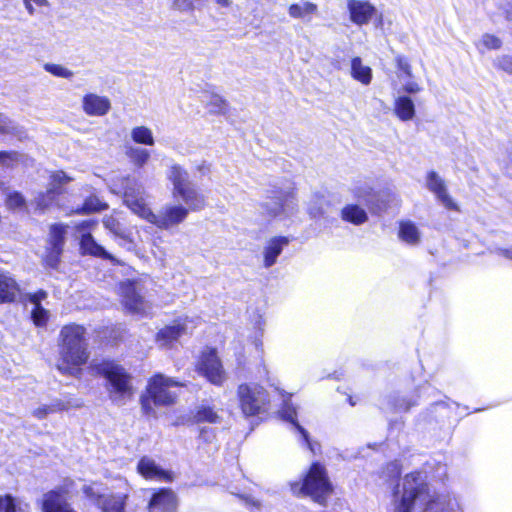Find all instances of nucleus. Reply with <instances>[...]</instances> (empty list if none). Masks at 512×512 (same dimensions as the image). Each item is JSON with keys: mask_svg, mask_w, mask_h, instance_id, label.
<instances>
[{"mask_svg": "<svg viewBox=\"0 0 512 512\" xmlns=\"http://www.w3.org/2000/svg\"><path fill=\"white\" fill-rule=\"evenodd\" d=\"M416 503L424 506L422 512H462L450 493L431 492L426 476L420 472L407 474L393 490L394 512H414Z\"/></svg>", "mask_w": 512, "mask_h": 512, "instance_id": "nucleus-1", "label": "nucleus"}, {"mask_svg": "<svg viewBox=\"0 0 512 512\" xmlns=\"http://www.w3.org/2000/svg\"><path fill=\"white\" fill-rule=\"evenodd\" d=\"M85 329L80 325L70 324L61 329L60 350L57 369L64 375L77 376L80 367L88 360Z\"/></svg>", "mask_w": 512, "mask_h": 512, "instance_id": "nucleus-2", "label": "nucleus"}, {"mask_svg": "<svg viewBox=\"0 0 512 512\" xmlns=\"http://www.w3.org/2000/svg\"><path fill=\"white\" fill-rule=\"evenodd\" d=\"M94 368L99 375L107 380V390L112 402L124 405L132 397V378L122 366L112 361H103L94 364Z\"/></svg>", "mask_w": 512, "mask_h": 512, "instance_id": "nucleus-3", "label": "nucleus"}, {"mask_svg": "<svg viewBox=\"0 0 512 512\" xmlns=\"http://www.w3.org/2000/svg\"><path fill=\"white\" fill-rule=\"evenodd\" d=\"M183 384L162 374L153 376L147 386V396L141 398L142 409L146 414H155L151 401L156 406H170L175 403L177 395L168 389Z\"/></svg>", "mask_w": 512, "mask_h": 512, "instance_id": "nucleus-4", "label": "nucleus"}, {"mask_svg": "<svg viewBox=\"0 0 512 512\" xmlns=\"http://www.w3.org/2000/svg\"><path fill=\"white\" fill-rule=\"evenodd\" d=\"M294 494L302 493L309 495L320 504H324L327 496L331 493L332 487L327 478L326 471L319 463H313L303 483L292 485Z\"/></svg>", "mask_w": 512, "mask_h": 512, "instance_id": "nucleus-5", "label": "nucleus"}, {"mask_svg": "<svg viewBox=\"0 0 512 512\" xmlns=\"http://www.w3.org/2000/svg\"><path fill=\"white\" fill-rule=\"evenodd\" d=\"M121 303L127 312L146 316L150 313L152 306L145 297L143 285L139 281L127 280L119 285Z\"/></svg>", "mask_w": 512, "mask_h": 512, "instance_id": "nucleus-6", "label": "nucleus"}, {"mask_svg": "<svg viewBox=\"0 0 512 512\" xmlns=\"http://www.w3.org/2000/svg\"><path fill=\"white\" fill-rule=\"evenodd\" d=\"M241 411L246 416L261 413L269 402L268 392L257 383H243L237 388Z\"/></svg>", "mask_w": 512, "mask_h": 512, "instance_id": "nucleus-7", "label": "nucleus"}, {"mask_svg": "<svg viewBox=\"0 0 512 512\" xmlns=\"http://www.w3.org/2000/svg\"><path fill=\"white\" fill-rule=\"evenodd\" d=\"M83 493L98 507L100 512H126L128 494H102L96 485H84Z\"/></svg>", "mask_w": 512, "mask_h": 512, "instance_id": "nucleus-8", "label": "nucleus"}, {"mask_svg": "<svg viewBox=\"0 0 512 512\" xmlns=\"http://www.w3.org/2000/svg\"><path fill=\"white\" fill-rule=\"evenodd\" d=\"M196 371L216 386H221L227 378L217 351L213 348L202 351L196 364Z\"/></svg>", "mask_w": 512, "mask_h": 512, "instance_id": "nucleus-9", "label": "nucleus"}, {"mask_svg": "<svg viewBox=\"0 0 512 512\" xmlns=\"http://www.w3.org/2000/svg\"><path fill=\"white\" fill-rule=\"evenodd\" d=\"M122 186L124 203L133 213L144 219L150 208L146 203V194L142 184L134 178L125 177L122 179Z\"/></svg>", "mask_w": 512, "mask_h": 512, "instance_id": "nucleus-10", "label": "nucleus"}, {"mask_svg": "<svg viewBox=\"0 0 512 512\" xmlns=\"http://www.w3.org/2000/svg\"><path fill=\"white\" fill-rule=\"evenodd\" d=\"M188 214L189 209H186L185 206L181 204H168L157 214L153 213L150 209L144 219L161 229H169L182 223Z\"/></svg>", "mask_w": 512, "mask_h": 512, "instance_id": "nucleus-11", "label": "nucleus"}, {"mask_svg": "<svg viewBox=\"0 0 512 512\" xmlns=\"http://www.w3.org/2000/svg\"><path fill=\"white\" fill-rule=\"evenodd\" d=\"M272 193L273 195L270 197V201L265 203V209L270 216H288L294 213L296 203L294 193L291 188Z\"/></svg>", "mask_w": 512, "mask_h": 512, "instance_id": "nucleus-12", "label": "nucleus"}, {"mask_svg": "<svg viewBox=\"0 0 512 512\" xmlns=\"http://www.w3.org/2000/svg\"><path fill=\"white\" fill-rule=\"evenodd\" d=\"M426 187L445 208L455 211L459 209L447 191L445 180L437 172L429 171L427 173Z\"/></svg>", "mask_w": 512, "mask_h": 512, "instance_id": "nucleus-13", "label": "nucleus"}, {"mask_svg": "<svg viewBox=\"0 0 512 512\" xmlns=\"http://www.w3.org/2000/svg\"><path fill=\"white\" fill-rule=\"evenodd\" d=\"M349 19L357 26L367 25L376 15V7L369 1L347 0Z\"/></svg>", "mask_w": 512, "mask_h": 512, "instance_id": "nucleus-14", "label": "nucleus"}, {"mask_svg": "<svg viewBox=\"0 0 512 512\" xmlns=\"http://www.w3.org/2000/svg\"><path fill=\"white\" fill-rule=\"evenodd\" d=\"M82 110L91 117H102L111 110V101L106 96L87 93L82 98Z\"/></svg>", "mask_w": 512, "mask_h": 512, "instance_id": "nucleus-15", "label": "nucleus"}, {"mask_svg": "<svg viewBox=\"0 0 512 512\" xmlns=\"http://www.w3.org/2000/svg\"><path fill=\"white\" fill-rule=\"evenodd\" d=\"M138 473L148 480L171 482L173 480L170 471L161 468L154 459L143 456L137 464Z\"/></svg>", "mask_w": 512, "mask_h": 512, "instance_id": "nucleus-16", "label": "nucleus"}, {"mask_svg": "<svg viewBox=\"0 0 512 512\" xmlns=\"http://www.w3.org/2000/svg\"><path fill=\"white\" fill-rule=\"evenodd\" d=\"M191 321L178 320L175 321L172 325L166 326L161 329L156 335V342L161 347H168L172 345L174 341H177L182 335L187 334L189 330L192 329V326H189Z\"/></svg>", "mask_w": 512, "mask_h": 512, "instance_id": "nucleus-17", "label": "nucleus"}, {"mask_svg": "<svg viewBox=\"0 0 512 512\" xmlns=\"http://www.w3.org/2000/svg\"><path fill=\"white\" fill-rule=\"evenodd\" d=\"M177 506L176 495L171 489L163 488L154 493L149 504V512H174Z\"/></svg>", "mask_w": 512, "mask_h": 512, "instance_id": "nucleus-18", "label": "nucleus"}, {"mask_svg": "<svg viewBox=\"0 0 512 512\" xmlns=\"http://www.w3.org/2000/svg\"><path fill=\"white\" fill-rule=\"evenodd\" d=\"M166 177L172 184V195L173 197L177 195L179 192L189 187L193 183L190 181L188 171L183 168L181 165L172 163L167 171Z\"/></svg>", "mask_w": 512, "mask_h": 512, "instance_id": "nucleus-19", "label": "nucleus"}, {"mask_svg": "<svg viewBox=\"0 0 512 512\" xmlns=\"http://www.w3.org/2000/svg\"><path fill=\"white\" fill-rule=\"evenodd\" d=\"M288 237L277 236L269 239L264 247V267L270 268L277 262L278 256L282 253L284 247L289 244Z\"/></svg>", "mask_w": 512, "mask_h": 512, "instance_id": "nucleus-20", "label": "nucleus"}, {"mask_svg": "<svg viewBox=\"0 0 512 512\" xmlns=\"http://www.w3.org/2000/svg\"><path fill=\"white\" fill-rule=\"evenodd\" d=\"M174 198L181 199L186 205L185 208L193 212L203 210L207 204L206 197L193 184L179 192Z\"/></svg>", "mask_w": 512, "mask_h": 512, "instance_id": "nucleus-21", "label": "nucleus"}, {"mask_svg": "<svg viewBox=\"0 0 512 512\" xmlns=\"http://www.w3.org/2000/svg\"><path fill=\"white\" fill-rule=\"evenodd\" d=\"M80 248L84 254H89L95 257L109 260L111 262H116L114 256L108 253L103 246L98 244L91 233H84L81 235Z\"/></svg>", "mask_w": 512, "mask_h": 512, "instance_id": "nucleus-22", "label": "nucleus"}, {"mask_svg": "<svg viewBox=\"0 0 512 512\" xmlns=\"http://www.w3.org/2000/svg\"><path fill=\"white\" fill-rule=\"evenodd\" d=\"M281 417L290 422L294 428L301 434L303 440L306 442L311 451H314L312 444L309 442V437L307 431L299 425L297 422V413L295 407L289 402V400H284L283 406L280 410Z\"/></svg>", "mask_w": 512, "mask_h": 512, "instance_id": "nucleus-23", "label": "nucleus"}, {"mask_svg": "<svg viewBox=\"0 0 512 512\" xmlns=\"http://www.w3.org/2000/svg\"><path fill=\"white\" fill-rule=\"evenodd\" d=\"M398 237L409 245H418L421 241V232L414 222L411 220H403L399 222Z\"/></svg>", "mask_w": 512, "mask_h": 512, "instance_id": "nucleus-24", "label": "nucleus"}, {"mask_svg": "<svg viewBox=\"0 0 512 512\" xmlns=\"http://www.w3.org/2000/svg\"><path fill=\"white\" fill-rule=\"evenodd\" d=\"M18 292L17 282L7 272L0 271V302L14 301Z\"/></svg>", "mask_w": 512, "mask_h": 512, "instance_id": "nucleus-25", "label": "nucleus"}, {"mask_svg": "<svg viewBox=\"0 0 512 512\" xmlns=\"http://www.w3.org/2000/svg\"><path fill=\"white\" fill-rule=\"evenodd\" d=\"M341 219L353 225L360 226L368 221L365 209L356 204H348L341 210Z\"/></svg>", "mask_w": 512, "mask_h": 512, "instance_id": "nucleus-26", "label": "nucleus"}, {"mask_svg": "<svg viewBox=\"0 0 512 512\" xmlns=\"http://www.w3.org/2000/svg\"><path fill=\"white\" fill-rule=\"evenodd\" d=\"M394 113L401 121H410L415 116V105L408 96H399L394 102Z\"/></svg>", "mask_w": 512, "mask_h": 512, "instance_id": "nucleus-27", "label": "nucleus"}, {"mask_svg": "<svg viewBox=\"0 0 512 512\" xmlns=\"http://www.w3.org/2000/svg\"><path fill=\"white\" fill-rule=\"evenodd\" d=\"M351 77L363 85H369L372 81V69L364 65L360 57L351 60Z\"/></svg>", "mask_w": 512, "mask_h": 512, "instance_id": "nucleus-28", "label": "nucleus"}, {"mask_svg": "<svg viewBox=\"0 0 512 512\" xmlns=\"http://www.w3.org/2000/svg\"><path fill=\"white\" fill-rule=\"evenodd\" d=\"M202 102L211 114H225L228 110V103L218 94H205Z\"/></svg>", "mask_w": 512, "mask_h": 512, "instance_id": "nucleus-29", "label": "nucleus"}, {"mask_svg": "<svg viewBox=\"0 0 512 512\" xmlns=\"http://www.w3.org/2000/svg\"><path fill=\"white\" fill-rule=\"evenodd\" d=\"M67 226L63 224H53L50 227L48 247L63 249L65 244Z\"/></svg>", "mask_w": 512, "mask_h": 512, "instance_id": "nucleus-30", "label": "nucleus"}, {"mask_svg": "<svg viewBox=\"0 0 512 512\" xmlns=\"http://www.w3.org/2000/svg\"><path fill=\"white\" fill-rule=\"evenodd\" d=\"M418 394L393 397L390 401L395 412H407L413 406L418 404Z\"/></svg>", "mask_w": 512, "mask_h": 512, "instance_id": "nucleus-31", "label": "nucleus"}, {"mask_svg": "<svg viewBox=\"0 0 512 512\" xmlns=\"http://www.w3.org/2000/svg\"><path fill=\"white\" fill-rule=\"evenodd\" d=\"M131 138L137 144L152 146L155 143L152 130L146 126L134 127L131 130Z\"/></svg>", "mask_w": 512, "mask_h": 512, "instance_id": "nucleus-32", "label": "nucleus"}, {"mask_svg": "<svg viewBox=\"0 0 512 512\" xmlns=\"http://www.w3.org/2000/svg\"><path fill=\"white\" fill-rule=\"evenodd\" d=\"M126 155L130 161L137 167H143L150 158V152L147 149L129 146L126 149Z\"/></svg>", "mask_w": 512, "mask_h": 512, "instance_id": "nucleus-33", "label": "nucleus"}, {"mask_svg": "<svg viewBox=\"0 0 512 512\" xmlns=\"http://www.w3.org/2000/svg\"><path fill=\"white\" fill-rule=\"evenodd\" d=\"M3 192L6 196V207L9 210H22L26 207V199L20 192L8 188L3 189Z\"/></svg>", "mask_w": 512, "mask_h": 512, "instance_id": "nucleus-34", "label": "nucleus"}, {"mask_svg": "<svg viewBox=\"0 0 512 512\" xmlns=\"http://www.w3.org/2000/svg\"><path fill=\"white\" fill-rule=\"evenodd\" d=\"M317 11V6L314 3L305 1L299 4H292L289 9V15L292 18H305Z\"/></svg>", "mask_w": 512, "mask_h": 512, "instance_id": "nucleus-35", "label": "nucleus"}, {"mask_svg": "<svg viewBox=\"0 0 512 512\" xmlns=\"http://www.w3.org/2000/svg\"><path fill=\"white\" fill-rule=\"evenodd\" d=\"M220 416L218 413L210 406L202 405L198 407L194 420L197 423L208 422V423H218L220 422Z\"/></svg>", "mask_w": 512, "mask_h": 512, "instance_id": "nucleus-36", "label": "nucleus"}, {"mask_svg": "<svg viewBox=\"0 0 512 512\" xmlns=\"http://www.w3.org/2000/svg\"><path fill=\"white\" fill-rule=\"evenodd\" d=\"M23 158L24 155L16 151H0V169H13Z\"/></svg>", "mask_w": 512, "mask_h": 512, "instance_id": "nucleus-37", "label": "nucleus"}, {"mask_svg": "<svg viewBox=\"0 0 512 512\" xmlns=\"http://www.w3.org/2000/svg\"><path fill=\"white\" fill-rule=\"evenodd\" d=\"M71 405L62 402L61 400H56L50 405H43L33 411V415L38 419L45 418L49 413H54L57 411L67 410Z\"/></svg>", "mask_w": 512, "mask_h": 512, "instance_id": "nucleus-38", "label": "nucleus"}, {"mask_svg": "<svg viewBox=\"0 0 512 512\" xmlns=\"http://www.w3.org/2000/svg\"><path fill=\"white\" fill-rule=\"evenodd\" d=\"M59 194H60V191H56L54 188L49 187V189L45 193H40L35 198L34 202H35L36 208L41 211H44L45 209L50 207V205L54 202L56 196Z\"/></svg>", "mask_w": 512, "mask_h": 512, "instance_id": "nucleus-39", "label": "nucleus"}, {"mask_svg": "<svg viewBox=\"0 0 512 512\" xmlns=\"http://www.w3.org/2000/svg\"><path fill=\"white\" fill-rule=\"evenodd\" d=\"M207 0H172L171 7L179 12L188 13L203 6Z\"/></svg>", "mask_w": 512, "mask_h": 512, "instance_id": "nucleus-40", "label": "nucleus"}, {"mask_svg": "<svg viewBox=\"0 0 512 512\" xmlns=\"http://www.w3.org/2000/svg\"><path fill=\"white\" fill-rule=\"evenodd\" d=\"M502 46V41L499 37L492 34H484L479 40L477 47L481 53L485 50H497Z\"/></svg>", "mask_w": 512, "mask_h": 512, "instance_id": "nucleus-41", "label": "nucleus"}, {"mask_svg": "<svg viewBox=\"0 0 512 512\" xmlns=\"http://www.w3.org/2000/svg\"><path fill=\"white\" fill-rule=\"evenodd\" d=\"M327 206L328 202L324 197L316 196L309 204L308 213L314 219L321 218L326 214Z\"/></svg>", "mask_w": 512, "mask_h": 512, "instance_id": "nucleus-42", "label": "nucleus"}, {"mask_svg": "<svg viewBox=\"0 0 512 512\" xmlns=\"http://www.w3.org/2000/svg\"><path fill=\"white\" fill-rule=\"evenodd\" d=\"M31 318L36 326L44 327L49 319V311L42 307L40 303H36L31 311Z\"/></svg>", "mask_w": 512, "mask_h": 512, "instance_id": "nucleus-43", "label": "nucleus"}, {"mask_svg": "<svg viewBox=\"0 0 512 512\" xmlns=\"http://www.w3.org/2000/svg\"><path fill=\"white\" fill-rule=\"evenodd\" d=\"M44 69L52 75L64 79H71L74 76L73 71L59 64L46 63Z\"/></svg>", "mask_w": 512, "mask_h": 512, "instance_id": "nucleus-44", "label": "nucleus"}, {"mask_svg": "<svg viewBox=\"0 0 512 512\" xmlns=\"http://www.w3.org/2000/svg\"><path fill=\"white\" fill-rule=\"evenodd\" d=\"M107 208V205L103 203L100 199L97 197H89L85 200L83 207L81 208V211L84 213H91V212H97L102 211Z\"/></svg>", "mask_w": 512, "mask_h": 512, "instance_id": "nucleus-45", "label": "nucleus"}, {"mask_svg": "<svg viewBox=\"0 0 512 512\" xmlns=\"http://www.w3.org/2000/svg\"><path fill=\"white\" fill-rule=\"evenodd\" d=\"M103 225L107 230L114 234L115 238L126 229L113 216H105L103 219Z\"/></svg>", "mask_w": 512, "mask_h": 512, "instance_id": "nucleus-46", "label": "nucleus"}, {"mask_svg": "<svg viewBox=\"0 0 512 512\" xmlns=\"http://www.w3.org/2000/svg\"><path fill=\"white\" fill-rule=\"evenodd\" d=\"M63 249L47 247L45 263L48 267L56 268L60 262Z\"/></svg>", "mask_w": 512, "mask_h": 512, "instance_id": "nucleus-47", "label": "nucleus"}, {"mask_svg": "<svg viewBox=\"0 0 512 512\" xmlns=\"http://www.w3.org/2000/svg\"><path fill=\"white\" fill-rule=\"evenodd\" d=\"M118 244L127 251H134L136 244L131 236V233L125 229L121 234L116 237Z\"/></svg>", "mask_w": 512, "mask_h": 512, "instance_id": "nucleus-48", "label": "nucleus"}, {"mask_svg": "<svg viewBox=\"0 0 512 512\" xmlns=\"http://www.w3.org/2000/svg\"><path fill=\"white\" fill-rule=\"evenodd\" d=\"M50 180V187L61 192V186L71 181V178L63 171H58L51 175Z\"/></svg>", "mask_w": 512, "mask_h": 512, "instance_id": "nucleus-49", "label": "nucleus"}, {"mask_svg": "<svg viewBox=\"0 0 512 512\" xmlns=\"http://www.w3.org/2000/svg\"><path fill=\"white\" fill-rule=\"evenodd\" d=\"M17 127L7 116L0 114V134H15Z\"/></svg>", "mask_w": 512, "mask_h": 512, "instance_id": "nucleus-50", "label": "nucleus"}, {"mask_svg": "<svg viewBox=\"0 0 512 512\" xmlns=\"http://www.w3.org/2000/svg\"><path fill=\"white\" fill-rule=\"evenodd\" d=\"M495 67L512 74V55H502L496 58L494 62Z\"/></svg>", "mask_w": 512, "mask_h": 512, "instance_id": "nucleus-51", "label": "nucleus"}, {"mask_svg": "<svg viewBox=\"0 0 512 512\" xmlns=\"http://www.w3.org/2000/svg\"><path fill=\"white\" fill-rule=\"evenodd\" d=\"M0 512H17L15 499L11 495L0 496Z\"/></svg>", "mask_w": 512, "mask_h": 512, "instance_id": "nucleus-52", "label": "nucleus"}, {"mask_svg": "<svg viewBox=\"0 0 512 512\" xmlns=\"http://www.w3.org/2000/svg\"><path fill=\"white\" fill-rule=\"evenodd\" d=\"M22 2H23L26 12L30 16H33L36 12L34 5H36L38 7H48L49 6L48 0H22Z\"/></svg>", "mask_w": 512, "mask_h": 512, "instance_id": "nucleus-53", "label": "nucleus"}, {"mask_svg": "<svg viewBox=\"0 0 512 512\" xmlns=\"http://www.w3.org/2000/svg\"><path fill=\"white\" fill-rule=\"evenodd\" d=\"M397 67L401 71L402 74H404L407 78L412 77V69L411 65L409 64L408 60L402 56H398L397 59Z\"/></svg>", "mask_w": 512, "mask_h": 512, "instance_id": "nucleus-54", "label": "nucleus"}, {"mask_svg": "<svg viewBox=\"0 0 512 512\" xmlns=\"http://www.w3.org/2000/svg\"><path fill=\"white\" fill-rule=\"evenodd\" d=\"M96 225L94 220H84L76 224L75 228L82 234L90 233V230Z\"/></svg>", "mask_w": 512, "mask_h": 512, "instance_id": "nucleus-55", "label": "nucleus"}, {"mask_svg": "<svg viewBox=\"0 0 512 512\" xmlns=\"http://www.w3.org/2000/svg\"><path fill=\"white\" fill-rule=\"evenodd\" d=\"M215 437L214 430L211 428H201L199 438L204 442H211Z\"/></svg>", "mask_w": 512, "mask_h": 512, "instance_id": "nucleus-56", "label": "nucleus"}, {"mask_svg": "<svg viewBox=\"0 0 512 512\" xmlns=\"http://www.w3.org/2000/svg\"><path fill=\"white\" fill-rule=\"evenodd\" d=\"M403 90L409 94H415L421 91V87L414 81H407L403 84Z\"/></svg>", "mask_w": 512, "mask_h": 512, "instance_id": "nucleus-57", "label": "nucleus"}, {"mask_svg": "<svg viewBox=\"0 0 512 512\" xmlns=\"http://www.w3.org/2000/svg\"><path fill=\"white\" fill-rule=\"evenodd\" d=\"M47 297V293L46 291L44 290H40L34 294H30L28 296V299L29 301L34 305L36 306V303H40L41 304V301L44 300L45 298Z\"/></svg>", "mask_w": 512, "mask_h": 512, "instance_id": "nucleus-58", "label": "nucleus"}, {"mask_svg": "<svg viewBox=\"0 0 512 512\" xmlns=\"http://www.w3.org/2000/svg\"><path fill=\"white\" fill-rule=\"evenodd\" d=\"M210 164L207 163L206 161H201L197 166H196V171L197 173L200 174V176H206L210 173Z\"/></svg>", "mask_w": 512, "mask_h": 512, "instance_id": "nucleus-59", "label": "nucleus"}, {"mask_svg": "<svg viewBox=\"0 0 512 512\" xmlns=\"http://www.w3.org/2000/svg\"><path fill=\"white\" fill-rule=\"evenodd\" d=\"M387 468L391 472V476H397L400 474V466L396 461L390 463Z\"/></svg>", "mask_w": 512, "mask_h": 512, "instance_id": "nucleus-60", "label": "nucleus"}, {"mask_svg": "<svg viewBox=\"0 0 512 512\" xmlns=\"http://www.w3.org/2000/svg\"><path fill=\"white\" fill-rule=\"evenodd\" d=\"M504 13L506 16V19L509 21H512V0L508 1L504 7Z\"/></svg>", "mask_w": 512, "mask_h": 512, "instance_id": "nucleus-61", "label": "nucleus"}, {"mask_svg": "<svg viewBox=\"0 0 512 512\" xmlns=\"http://www.w3.org/2000/svg\"><path fill=\"white\" fill-rule=\"evenodd\" d=\"M497 253L505 258L512 260V246L508 249L499 248Z\"/></svg>", "mask_w": 512, "mask_h": 512, "instance_id": "nucleus-62", "label": "nucleus"}, {"mask_svg": "<svg viewBox=\"0 0 512 512\" xmlns=\"http://www.w3.org/2000/svg\"><path fill=\"white\" fill-rule=\"evenodd\" d=\"M215 3L220 7H230L232 5V0H215Z\"/></svg>", "mask_w": 512, "mask_h": 512, "instance_id": "nucleus-63", "label": "nucleus"}, {"mask_svg": "<svg viewBox=\"0 0 512 512\" xmlns=\"http://www.w3.org/2000/svg\"><path fill=\"white\" fill-rule=\"evenodd\" d=\"M247 503L257 508L260 507V503L255 499H247Z\"/></svg>", "mask_w": 512, "mask_h": 512, "instance_id": "nucleus-64", "label": "nucleus"}]
</instances>
